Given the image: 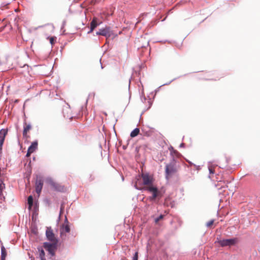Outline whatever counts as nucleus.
<instances>
[{
	"label": "nucleus",
	"instance_id": "1",
	"mask_svg": "<svg viewBox=\"0 0 260 260\" xmlns=\"http://www.w3.org/2000/svg\"><path fill=\"white\" fill-rule=\"evenodd\" d=\"M142 178L143 179V182H141V177L140 176H137L135 178V182L134 187L136 189L140 190L142 189L141 185H150L152 183V179L147 174H143L142 175Z\"/></svg>",
	"mask_w": 260,
	"mask_h": 260
},
{
	"label": "nucleus",
	"instance_id": "2",
	"mask_svg": "<svg viewBox=\"0 0 260 260\" xmlns=\"http://www.w3.org/2000/svg\"><path fill=\"white\" fill-rule=\"evenodd\" d=\"M177 171V166L175 164L174 160L171 161L170 164L166 166V178H168L169 177L172 176L173 174Z\"/></svg>",
	"mask_w": 260,
	"mask_h": 260
},
{
	"label": "nucleus",
	"instance_id": "3",
	"mask_svg": "<svg viewBox=\"0 0 260 260\" xmlns=\"http://www.w3.org/2000/svg\"><path fill=\"white\" fill-rule=\"evenodd\" d=\"M52 243L45 242L44 243V247L48 251L51 256H54L55 250L56 249L57 242H52Z\"/></svg>",
	"mask_w": 260,
	"mask_h": 260
},
{
	"label": "nucleus",
	"instance_id": "4",
	"mask_svg": "<svg viewBox=\"0 0 260 260\" xmlns=\"http://www.w3.org/2000/svg\"><path fill=\"white\" fill-rule=\"evenodd\" d=\"M221 247L231 246L237 242V238L226 239L220 240L217 241Z\"/></svg>",
	"mask_w": 260,
	"mask_h": 260
},
{
	"label": "nucleus",
	"instance_id": "5",
	"mask_svg": "<svg viewBox=\"0 0 260 260\" xmlns=\"http://www.w3.org/2000/svg\"><path fill=\"white\" fill-rule=\"evenodd\" d=\"M46 235L48 240L51 242H57L54 234L51 228H47L46 231Z\"/></svg>",
	"mask_w": 260,
	"mask_h": 260
},
{
	"label": "nucleus",
	"instance_id": "6",
	"mask_svg": "<svg viewBox=\"0 0 260 260\" xmlns=\"http://www.w3.org/2000/svg\"><path fill=\"white\" fill-rule=\"evenodd\" d=\"M97 35H102L106 37H110L111 34V32L110 30L109 27H106L103 29H101L99 31L96 32Z\"/></svg>",
	"mask_w": 260,
	"mask_h": 260
},
{
	"label": "nucleus",
	"instance_id": "7",
	"mask_svg": "<svg viewBox=\"0 0 260 260\" xmlns=\"http://www.w3.org/2000/svg\"><path fill=\"white\" fill-rule=\"evenodd\" d=\"M47 181L55 190L60 191L62 190L61 186L55 182L51 178H48Z\"/></svg>",
	"mask_w": 260,
	"mask_h": 260
},
{
	"label": "nucleus",
	"instance_id": "8",
	"mask_svg": "<svg viewBox=\"0 0 260 260\" xmlns=\"http://www.w3.org/2000/svg\"><path fill=\"white\" fill-rule=\"evenodd\" d=\"M43 185V180L40 178H37L36 181V191L39 195L41 192Z\"/></svg>",
	"mask_w": 260,
	"mask_h": 260
},
{
	"label": "nucleus",
	"instance_id": "9",
	"mask_svg": "<svg viewBox=\"0 0 260 260\" xmlns=\"http://www.w3.org/2000/svg\"><path fill=\"white\" fill-rule=\"evenodd\" d=\"M98 25V23L97 22V18L95 17H94L90 23V30L88 33L89 34V33L91 32L92 31H93L94 29Z\"/></svg>",
	"mask_w": 260,
	"mask_h": 260
},
{
	"label": "nucleus",
	"instance_id": "10",
	"mask_svg": "<svg viewBox=\"0 0 260 260\" xmlns=\"http://www.w3.org/2000/svg\"><path fill=\"white\" fill-rule=\"evenodd\" d=\"M8 131L6 129L3 128L0 131V142H4L5 137L7 134Z\"/></svg>",
	"mask_w": 260,
	"mask_h": 260
},
{
	"label": "nucleus",
	"instance_id": "11",
	"mask_svg": "<svg viewBox=\"0 0 260 260\" xmlns=\"http://www.w3.org/2000/svg\"><path fill=\"white\" fill-rule=\"evenodd\" d=\"M60 230L61 235H62L64 232L69 233L70 232V228L69 225L68 224H63L61 226Z\"/></svg>",
	"mask_w": 260,
	"mask_h": 260
},
{
	"label": "nucleus",
	"instance_id": "12",
	"mask_svg": "<svg viewBox=\"0 0 260 260\" xmlns=\"http://www.w3.org/2000/svg\"><path fill=\"white\" fill-rule=\"evenodd\" d=\"M37 146L38 142L37 141L33 142L28 148V151H29V152L33 153L36 150V149H37Z\"/></svg>",
	"mask_w": 260,
	"mask_h": 260
},
{
	"label": "nucleus",
	"instance_id": "13",
	"mask_svg": "<svg viewBox=\"0 0 260 260\" xmlns=\"http://www.w3.org/2000/svg\"><path fill=\"white\" fill-rule=\"evenodd\" d=\"M38 251L39 252V257L41 260L46 259L45 257V252L44 250L42 249V247L38 248Z\"/></svg>",
	"mask_w": 260,
	"mask_h": 260
},
{
	"label": "nucleus",
	"instance_id": "14",
	"mask_svg": "<svg viewBox=\"0 0 260 260\" xmlns=\"http://www.w3.org/2000/svg\"><path fill=\"white\" fill-rule=\"evenodd\" d=\"M140 133V129L139 128H135L131 133L130 134V136L132 138H134L138 135V134Z\"/></svg>",
	"mask_w": 260,
	"mask_h": 260
},
{
	"label": "nucleus",
	"instance_id": "15",
	"mask_svg": "<svg viewBox=\"0 0 260 260\" xmlns=\"http://www.w3.org/2000/svg\"><path fill=\"white\" fill-rule=\"evenodd\" d=\"M7 252L5 248L3 246L1 248V260H5Z\"/></svg>",
	"mask_w": 260,
	"mask_h": 260
},
{
	"label": "nucleus",
	"instance_id": "16",
	"mask_svg": "<svg viewBox=\"0 0 260 260\" xmlns=\"http://www.w3.org/2000/svg\"><path fill=\"white\" fill-rule=\"evenodd\" d=\"M208 169L209 171L210 175L213 174L214 173V166L212 165L211 162H208Z\"/></svg>",
	"mask_w": 260,
	"mask_h": 260
},
{
	"label": "nucleus",
	"instance_id": "17",
	"mask_svg": "<svg viewBox=\"0 0 260 260\" xmlns=\"http://www.w3.org/2000/svg\"><path fill=\"white\" fill-rule=\"evenodd\" d=\"M146 104H147V107L146 108H143L142 109V112H146L148 109H149L151 106V102L149 100H145Z\"/></svg>",
	"mask_w": 260,
	"mask_h": 260
},
{
	"label": "nucleus",
	"instance_id": "18",
	"mask_svg": "<svg viewBox=\"0 0 260 260\" xmlns=\"http://www.w3.org/2000/svg\"><path fill=\"white\" fill-rule=\"evenodd\" d=\"M27 203L28 205L29 209H30L33 204V197L32 196H29L27 199Z\"/></svg>",
	"mask_w": 260,
	"mask_h": 260
},
{
	"label": "nucleus",
	"instance_id": "19",
	"mask_svg": "<svg viewBox=\"0 0 260 260\" xmlns=\"http://www.w3.org/2000/svg\"><path fill=\"white\" fill-rule=\"evenodd\" d=\"M31 128V125L30 124H28L26 125L24 127L23 132V135L24 136L27 134V132L28 130H29Z\"/></svg>",
	"mask_w": 260,
	"mask_h": 260
},
{
	"label": "nucleus",
	"instance_id": "20",
	"mask_svg": "<svg viewBox=\"0 0 260 260\" xmlns=\"http://www.w3.org/2000/svg\"><path fill=\"white\" fill-rule=\"evenodd\" d=\"M147 190L152 193L153 192L157 191L158 189L156 187H154L153 186H150L147 187Z\"/></svg>",
	"mask_w": 260,
	"mask_h": 260
},
{
	"label": "nucleus",
	"instance_id": "21",
	"mask_svg": "<svg viewBox=\"0 0 260 260\" xmlns=\"http://www.w3.org/2000/svg\"><path fill=\"white\" fill-rule=\"evenodd\" d=\"M48 39L49 40V42L52 45H53L55 44V40H56V37H48Z\"/></svg>",
	"mask_w": 260,
	"mask_h": 260
},
{
	"label": "nucleus",
	"instance_id": "22",
	"mask_svg": "<svg viewBox=\"0 0 260 260\" xmlns=\"http://www.w3.org/2000/svg\"><path fill=\"white\" fill-rule=\"evenodd\" d=\"M152 196L150 198V199L151 200H154V199H155L158 196V191L157 190V191H155L154 192H152Z\"/></svg>",
	"mask_w": 260,
	"mask_h": 260
},
{
	"label": "nucleus",
	"instance_id": "23",
	"mask_svg": "<svg viewBox=\"0 0 260 260\" xmlns=\"http://www.w3.org/2000/svg\"><path fill=\"white\" fill-rule=\"evenodd\" d=\"M5 200V196L3 191H0V204H2Z\"/></svg>",
	"mask_w": 260,
	"mask_h": 260
},
{
	"label": "nucleus",
	"instance_id": "24",
	"mask_svg": "<svg viewBox=\"0 0 260 260\" xmlns=\"http://www.w3.org/2000/svg\"><path fill=\"white\" fill-rule=\"evenodd\" d=\"M164 217V215H160L158 217L155 219V222H158L160 220L162 219Z\"/></svg>",
	"mask_w": 260,
	"mask_h": 260
},
{
	"label": "nucleus",
	"instance_id": "25",
	"mask_svg": "<svg viewBox=\"0 0 260 260\" xmlns=\"http://www.w3.org/2000/svg\"><path fill=\"white\" fill-rule=\"evenodd\" d=\"M133 260H138V252H136L133 257Z\"/></svg>",
	"mask_w": 260,
	"mask_h": 260
},
{
	"label": "nucleus",
	"instance_id": "26",
	"mask_svg": "<svg viewBox=\"0 0 260 260\" xmlns=\"http://www.w3.org/2000/svg\"><path fill=\"white\" fill-rule=\"evenodd\" d=\"M213 222H214V220H210L209 221L207 222L206 226L207 227H210V226H211L213 224Z\"/></svg>",
	"mask_w": 260,
	"mask_h": 260
},
{
	"label": "nucleus",
	"instance_id": "27",
	"mask_svg": "<svg viewBox=\"0 0 260 260\" xmlns=\"http://www.w3.org/2000/svg\"><path fill=\"white\" fill-rule=\"evenodd\" d=\"M63 207L62 205H61L60 207V213H59V218H60V215L63 213Z\"/></svg>",
	"mask_w": 260,
	"mask_h": 260
},
{
	"label": "nucleus",
	"instance_id": "28",
	"mask_svg": "<svg viewBox=\"0 0 260 260\" xmlns=\"http://www.w3.org/2000/svg\"><path fill=\"white\" fill-rule=\"evenodd\" d=\"M69 222L68 221V220L67 218V217L66 216V218H65V220H64V223L63 224H69Z\"/></svg>",
	"mask_w": 260,
	"mask_h": 260
},
{
	"label": "nucleus",
	"instance_id": "29",
	"mask_svg": "<svg viewBox=\"0 0 260 260\" xmlns=\"http://www.w3.org/2000/svg\"><path fill=\"white\" fill-rule=\"evenodd\" d=\"M187 162L189 163V164L190 165V166H193L194 167H197V166L196 165H194V164H193L192 162H191V161H189V160H187Z\"/></svg>",
	"mask_w": 260,
	"mask_h": 260
},
{
	"label": "nucleus",
	"instance_id": "30",
	"mask_svg": "<svg viewBox=\"0 0 260 260\" xmlns=\"http://www.w3.org/2000/svg\"><path fill=\"white\" fill-rule=\"evenodd\" d=\"M31 153H32V152H29V151H28V149L27 153H26V157L29 156Z\"/></svg>",
	"mask_w": 260,
	"mask_h": 260
},
{
	"label": "nucleus",
	"instance_id": "31",
	"mask_svg": "<svg viewBox=\"0 0 260 260\" xmlns=\"http://www.w3.org/2000/svg\"><path fill=\"white\" fill-rule=\"evenodd\" d=\"M67 116H68V117H67V118H69L70 120H71L72 119V118H73L72 116H69L70 115H68Z\"/></svg>",
	"mask_w": 260,
	"mask_h": 260
},
{
	"label": "nucleus",
	"instance_id": "32",
	"mask_svg": "<svg viewBox=\"0 0 260 260\" xmlns=\"http://www.w3.org/2000/svg\"><path fill=\"white\" fill-rule=\"evenodd\" d=\"M184 143H181L180 145V147H184Z\"/></svg>",
	"mask_w": 260,
	"mask_h": 260
},
{
	"label": "nucleus",
	"instance_id": "33",
	"mask_svg": "<svg viewBox=\"0 0 260 260\" xmlns=\"http://www.w3.org/2000/svg\"><path fill=\"white\" fill-rule=\"evenodd\" d=\"M196 167L197 168V169H199V166H198V167L197 166Z\"/></svg>",
	"mask_w": 260,
	"mask_h": 260
},
{
	"label": "nucleus",
	"instance_id": "34",
	"mask_svg": "<svg viewBox=\"0 0 260 260\" xmlns=\"http://www.w3.org/2000/svg\"><path fill=\"white\" fill-rule=\"evenodd\" d=\"M1 64H2V63H1V62L0 61V66H1Z\"/></svg>",
	"mask_w": 260,
	"mask_h": 260
},
{
	"label": "nucleus",
	"instance_id": "35",
	"mask_svg": "<svg viewBox=\"0 0 260 260\" xmlns=\"http://www.w3.org/2000/svg\"><path fill=\"white\" fill-rule=\"evenodd\" d=\"M43 260H46V259H43Z\"/></svg>",
	"mask_w": 260,
	"mask_h": 260
}]
</instances>
